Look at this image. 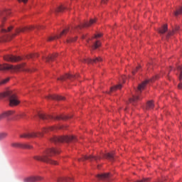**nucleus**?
<instances>
[{
	"mask_svg": "<svg viewBox=\"0 0 182 182\" xmlns=\"http://www.w3.org/2000/svg\"><path fill=\"white\" fill-rule=\"evenodd\" d=\"M59 153H60L59 149L50 148L45 151L42 155L34 156L33 159L38 161H43V163H47L48 164H53L54 166H57L58 162L52 160L50 157H52V156H55V154H59Z\"/></svg>",
	"mask_w": 182,
	"mask_h": 182,
	"instance_id": "1",
	"label": "nucleus"
},
{
	"mask_svg": "<svg viewBox=\"0 0 182 182\" xmlns=\"http://www.w3.org/2000/svg\"><path fill=\"white\" fill-rule=\"evenodd\" d=\"M0 70H11V72H31V70L25 67V63L18 65H13L8 63L0 64Z\"/></svg>",
	"mask_w": 182,
	"mask_h": 182,
	"instance_id": "2",
	"label": "nucleus"
},
{
	"mask_svg": "<svg viewBox=\"0 0 182 182\" xmlns=\"http://www.w3.org/2000/svg\"><path fill=\"white\" fill-rule=\"evenodd\" d=\"M1 97H8L9 100V105L11 107L14 106H18L21 103V101L18 100V96H16V93L14 91H6L1 94Z\"/></svg>",
	"mask_w": 182,
	"mask_h": 182,
	"instance_id": "3",
	"label": "nucleus"
},
{
	"mask_svg": "<svg viewBox=\"0 0 182 182\" xmlns=\"http://www.w3.org/2000/svg\"><path fill=\"white\" fill-rule=\"evenodd\" d=\"M50 141L53 143H63V141H65V143H70V141H75L76 138H75L73 136H60L51 138Z\"/></svg>",
	"mask_w": 182,
	"mask_h": 182,
	"instance_id": "4",
	"label": "nucleus"
},
{
	"mask_svg": "<svg viewBox=\"0 0 182 182\" xmlns=\"http://www.w3.org/2000/svg\"><path fill=\"white\" fill-rule=\"evenodd\" d=\"M149 82H150V80H145L138 85V88L136 90V95H134L132 98L129 99L130 103H133L134 102H137V100H140L139 93H141V90H144V88L146 87V86H147Z\"/></svg>",
	"mask_w": 182,
	"mask_h": 182,
	"instance_id": "5",
	"label": "nucleus"
},
{
	"mask_svg": "<svg viewBox=\"0 0 182 182\" xmlns=\"http://www.w3.org/2000/svg\"><path fill=\"white\" fill-rule=\"evenodd\" d=\"M38 116L40 119H42L43 120H49V119H54L55 120H66L72 117L65 116V115L53 117L52 115H46L45 114H39Z\"/></svg>",
	"mask_w": 182,
	"mask_h": 182,
	"instance_id": "6",
	"label": "nucleus"
},
{
	"mask_svg": "<svg viewBox=\"0 0 182 182\" xmlns=\"http://www.w3.org/2000/svg\"><path fill=\"white\" fill-rule=\"evenodd\" d=\"M33 26H30L28 27L18 28L16 30V33H13L11 36H9L7 37V41H11L14 36H16V35L23 33V32H29V31H32L33 29Z\"/></svg>",
	"mask_w": 182,
	"mask_h": 182,
	"instance_id": "7",
	"label": "nucleus"
},
{
	"mask_svg": "<svg viewBox=\"0 0 182 182\" xmlns=\"http://www.w3.org/2000/svg\"><path fill=\"white\" fill-rule=\"evenodd\" d=\"M43 133L42 132H31V133H23L20 134L21 139H31L32 137H43Z\"/></svg>",
	"mask_w": 182,
	"mask_h": 182,
	"instance_id": "8",
	"label": "nucleus"
},
{
	"mask_svg": "<svg viewBox=\"0 0 182 182\" xmlns=\"http://www.w3.org/2000/svg\"><path fill=\"white\" fill-rule=\"evenodd\" d=\"M4 59L6 62H19V60H22V58L13 55H6L4 57Z\"/></svg>",
	"mask_w": 182,
	"mask_h": 182,
	"instance_id": "9",
	"label": "nucleus"
},
{
	"mask_svg": "<svg viewBox=\"0 0 182 182\" xmlns=\"http://www.w3.org/2000/svg\"><path fill=\"white\" fill-rule=\"evenodd\" d=\"M102 157L95 156L92 155L84 156L82 159H78L79 161H85V160H89V161H99Z\"/></svg>",
	"mask_w": 182,
	"mask_h": 182,
	"instance_id": "10",
	"label": "nucleus"
},
{
	"mask_svg": "<svg viewBox=\"0 0 182 182\" xmlns=\"http://www.w3.org/2000/svg\"><path fill=\"white\" fill-rule=\"evenodd\" d=\"M43 180V177L42 176H29L26 178H24V182H36V181H42Z\"/></svg>",
	"mask_w": 182,
	"mask_h": 182,
	"instance_id": "11",
	"label": "nucleus"
},
{
	"mask_svg": "<svg viewBox=\"0 0 182 182\" xmlns=\"http://www.w3.org/2000/svg\"><path fill=\"white\" fill-rule=\"evenodd\" d=\"M102 60H103L102 58L97 57L94 59H92V58L84 59L83 62H85V63H88V65H93V63H98V62H102Z\"/></svg>",
	"mask_w": 182,
	"mask_h": 182,
	"instance_id": "12",
	"label": "nucleus"
},
{
	"mask_svg": "<svg viewBox=\"0 0 182 182\" xmlns=\"http://www.w3.org/2000/svg\"><path fill=\"white\" fill-rule=\"evenodd\" d=\"M69 32V28H65L58 36H51L48 38V41L50 42L51 41H54V39H59V38H62V36H65L66 33Z\"/></svg>",
	"mask_w": 182,
	"mask_h": 182,
	"instance_id": "13",
	"label": "nucleus"
},
{
	"mask_svg": "<svg viewBox=\"0 0 182 182\" xmlns=\"http://www.w3.org/2000/svg\"><path fill=\"white\" fill-rule=\"evenodd\" d=\"M97 177L99 180H104V181H109V180H110V173L97 174Z\"/></svg>",
	"mask_w": 182,
	"mask_h": 182,
	"instance_id": "14",
	"label": "nucleus"
},
{
	"mask_svg": "<svg viewBox=\"0 0 182 182\" xmlns=\"http://www.w3.org/2000/svg\"><path fill=\"white\" fill-rule=\"evenodd\" d=\"M15 114V111H7L5 112H3L2 114H0V121L2 120V119H5V117H9V116H12V114Z\"/></svg>",
	"mask_w": 182,
	"mask_h": 182,
	"instance_id": "15",
	"label": "nucleus"
},
{
	"mask_svg": "<svg viewBox=\"0 0 182 182\" xmlns=\"http://www.w3.org/2000/svg\"><path fill=\"white\" fill-rule=\"evenodd\" d=\"M11 15V10H7L6 11L1 12L0 11V16L1 18V22L4 23V21L6 19V16Z\"/></svg>",
	"mask_w": 182,
	"mask_h": 182,
	"instance_id": "16",
	"label": "nucleus"
},
{
	"mask_svg": "<svg viewBox=\"0 0 182 182\" xmlns=\"http://www.w3.org/2000/svg\"><path fill=\"white\" fill-rule=\"evenodd\" d=\"M96 23V19H91L90 22L84 23L81 26H78L77 28H86L87 26H92L93 23Z\"/></svg>",
	"mask_w": 182,
	"mask_h": 182,
	"instance_id": "17",
	"label": "nucleus"
},
{
	"mask_svg": "<svg viewBox=\"0 0 182 182\" xmlns=\"http://www.w3.org/2000/svg\"><path fill=\"white\" fill-rule=\"evenodd\" d=\"M177 70H178V72L180 73L179 80L181 82V83L178 84V89H181L182 88V65H178L177 68Z\"/></svg>",
	"mask_w": 182,
	"mask_h": 182,
	"instance_id": "18",
	"label": "nucleus"
},
{
	"mask_svg": "<svg viewBox=\"0 0 182 182\" xmlns=\"http://www.w3.org/2000/svg\"><path fill=\"white\" fill-rule=\"evenodd\" d=\"M47 99H52V100H64L65 97L58 95H49L47 97Z\"/></svg>",
	"mask_w": 182,
	"mask_h": 182,
	"instance_id": "19",
	"label": "nucleus"
},
{
	"mask_svg": "<svg viewBox=\"0 0 182 182\" xmlns=\"http://www.w3.org/2000/svg\"><path fill=\"white\" fill-rule=\"evenodd\" d=\"M103 157L105 159H107L108 160H110L111 161H113L114 160V155H113V153H107L103 154Z\"/></svg>",
	"mask_w": 182,
	"mask_h": 182,
	"instance_id": "20",
	"label": "nucleus"
},
{
	"mask_svg": "<svg viewBox=\"0 0 182 182\" xmlns=\"http://www.w3.org/2000/svg\"><path fill=\"white\" fill-rule=\"evenodd\" d=\"M72 77H75V76L69 74H65V75L61 76L58 78V80H66V79H72Z\"/></svg>",
	"mask_w": 182,
	"mask_h": 182,
	"instance_id": "21",
	"label": "nucleus"
},
{
	"mask_svg": "<svg viewBox=\"0 0 182 182\" xmlns=\"http://www.w3.org/2000/svg\"><path fill=\"white\" fill-rule=\"evenodd\" d=\"M168 31L167 24L164 25L161 28L159 29V33L163 35Z\"/></svg>",
	"mask_w": 182,
	"mask_h": 182,
	"instance_id": "22",
	"label": "nucleus"
},
{
	"mask_svg": "<svg viewBox=\"0 0 182 182\" xmlns=\"http://www.w3.org/2000/svg\"><path fill=\"white\" fill-rule=\"evenodd\" d=\"M1 32H2L3 33H6L8 32H11V31H12V29H14L13 26H9L8 27L7 30L4 28L3 26H1Z\"/></svg>",
	"mask_w": 182,
	"mask_h": 182,
	"instance_id": "23",
	"label": "nucleus"
},
{
	"mask_svg": "<svg viewBox=\"0 0 182 182\" xmlns=\"http://www.w3.org/2000/svg\"><path fill=\"white\" fill-rule=\"evenodd\" d=\"M57 182H70V178L58 177L57 178Z\"/></svg>",
	"mask_w": 182,
	"mask_h": 182,
	"instance_id": "24",
	"label": "nucleus"
},
{
	"mask_svg": "<svg viewBox=\"0 0 182 182\" xmlns=\"http://www.w3.org/2000/svg\"><path fill=\"white\" fill-rule=\"evenodd\" d=\"M154 107V104L153 101H149L146 104V110H151Z\"/></svg>",
	"mask_w": 182,
	"mask_h": 182,
	"instance_id": "25",
	"label": "nucleus"
},
{
	"mask_svg": "<svg viewBox=\"0 0 182 182\" xmlns=\"http://www.w3.org/2000/svg\"><path fill=\"white\" fill-rule=\"evenodd\" d=\"M57 56V54H54L48 57H46V58H44V60H46V62H50V60H53V59H55V58H56Z\"/></svg>",
	"mask_w": 182,
	"mask_h": 182,
	"instance_id": "26",
	"label": "nucleus"
},
{
	"mask_svg": "<svg viewBox=\"0 0 182 182\" xmlns=\"http://www.w3.org/2000/svg\"><path fill=\"white\" fill-rule=\"evenodd\" d=\"M178 29H180V26H176L175 29L173 31H170L168 33V35L166 36V38H170V36H172V35H174V31H178Z\"/></svg>",
	"mask_w": 182,
	"mask_h": 182,
	"instance_id": "27",
	"label": "nucleus"
},
{
	"mask_svg": "<svg viewBox=\"0 0 182 182\" xmlns=\"http://www.w3.org/2000/svg\"><path fill=\"white\" fill-rule=\"evenodd\" d=\"M120 89H122V85L121 84H119L118 85H116V86H114V87H112L110 88V92H116V90H119Z\"/></svg>",
	"mask_w": 182,
	"mask_h": 182,
	"instance_id": "28",
	"label": "nucleus"
},
{
	"mask_svg": "<svg viewBox=\"0 0 182 182\" xmlns=\"http://www.w3.org/2000/svg\"><path fill=\"white\" fill-rule=\"evenodd\" d=\"M8 137V133L6 132H1L0 133V141H2V140H5Z\"/></svg>",
	"mask_w": 182,
	"mask_h": 182,
	"instance_id": "29",
	"label": "nucleus"
},
{
	"mask_svg": "<svg viewBox=\"0 0 182 182\" xmlns=\"http://www.w3.org/2000/svg\"><path fill=\"white\" fill-rule=\"evenodd\" d=\"M182 14V7H180L176 10L174 12V16H178V15H181Z\"/></svg>",
	"mask_w": 182,
	"mask_h": 182,
	"instance_id": "30",
	"label": "nucleus"
},
{
	"mask_svg": "<svg viewBox=\"0 0 182 182\" xmlns=\"http://www.w3.org/2000/svg\"><path fill=\"white\" fill-rule=\"evenodd\" d=\"M55 129H56V127H49V128H44L43 129V133H48V132L50 131V132H53V130H55Z\"/></svg>",
	"mask_w": 182,
	"mask_h": 182,
	"instance_id": "31",
	"label": "nucleus"
},
{
	"mask_svg": "<svg viewBox=\"0 0 182 182\" xmlns=\"http://www.w3.org/2000/svg\"><path fill=\"white\" fill-rule=\"evenodd\" d=\"M99 46H100V43L99 41H96L95 43L93 46H92L91 48L92 50H95V49H97Z\"/></svg>",
	"mask_w": 182,
	"mask_h": 182,
	"instance_id": "32",
	"label": "nucleus"
},
{
	"mask_svg": "<svg viewBox=\"0 0 182 182\" xmlns=\"http://www.w3.org/2000/svg\"><path fill=\"white\" fill-rule=\"evenodd\" d=\"M11 146L22 149V144L21 143H12Z\"/></svg>",
	"mask_w": 182,
	"mask_h": 182,
	"instance_id": "33",
	"label": "nucleus"
},
{
	"mask_svg": "<svg viewBox=\"0 0 182 182\" xmlns=\"http://www.w3.org/2000/svg\"><path fill=\"white\" fill-rule=\"evenodd\" d=\"M21 149H32V146L27 144H22Z\"/></svg>",
	"mask_w": 182,
	"mask_h": 182,
	"instance_id": "34",
	"label": "nucleus"
},
{
	"mask_svg": "<svg viewBox=\"0 0 182 182\" xmlns=\"http://www.w3.org/2000/svg\"><path fill=\"white\" fill-rule=\"evenodd\" d=\"M65 9V7L63 6H60L55 12H62Z\"/></svg>",
	"mask_w": 182,
	"mask_h": 182,
	"instance_id": "35",
	"label": "nucleus"
},
{
	"mask_svg": "<svg viewBox=\"0 0 182 182\" xmlns=\"http://www.w3.org/2000/svg\"><path fill=\"white\" fill-rule=\"evenodd\" d=\"M9 82V77H7L1 80V82H0V85H6V83H8Z\"/></svg>",
	"mask_w": 182,
	"mask_h": 182,
	"instance_id": "36",
	"label": "nucleus"
},
{
	"mask_svg": "<svg viewBox=\"0 0 182 182\" xmlns=\"http://www.w3.org/2000/svg\"><path fill=\"white\" fill-rule=\"evenodd\" d=\"M25 116H26V114L23 112H22L21 114H17L16 117H21V119H23V117H25Z\"/></svg>",
	"mask_w": 182,
	"mask_h": 182,
	"instance_id": "37",
	"label": "nucleus"
},
{
	"mask_svg": "<svg viewBox=\"0 0 182 182\" xmlns=\"http://www.w3.org/2000/svg\"><path fill=\"white\" fill-rule=\"evenodd\" d=\"M76 39H77L76 37L74 38H70V39L67 40V43H70V42H75Z\"/></svg>",
	"mask_w": 182,
	"mask_h": 182,
	"instance_id": "38",
	"label": "nucleus"
},
{
	"mask_svg": "<svg viewBox=\"0 0 182 182\" xmlns=\"http://www.w3.org/2000/svg\"><path fill=\"white\" fill-rule=\"evenodd\" d=\"M35 56L38 57V55H33V54H31L27 56V59H33V58H35Z\"/></svg>",
	"mask_w": 182,
	"mask_h": 182,
	"instance_id": "39",
	"label": "nucleus"
},
{
	"mask_svg": "<svg viewBox=\"0 0 182 182\" xmlns=\"http://www.w3.org/2000/svg\"><path fill=\"white\" fill-rule=\"evenodd\" d=\"M149 181V178H143L141 180H138L136 182H147Z\"/></svg>",
	"mask_w": 182,
	"mask_h": 182,
	"instance_id": "40",
	"label": "nucleus"
},
{
	"mask_svg": "<svg viewBox=\"0 0 182 182\" xmlns=\"http://www.w3.org/2000/svg\"><path fill=\"white\" fill-rule=\"evenodd\" d=\"M139 69H140V66L136 67V70H134L132 71V75H135L136 72H137V70H139Z\"/></svg>",
	"mask_w": 182,
	"mask_h": 182,
	"instance_id": "41",
	"label": "nucleus"
},
{
	"mask_svg": "<svg viewBox=\"0 0 182 182\" xmlns=\"http://www.w3.org/2000/svg\"><path fill=\"white\" fill-rule=\"evenodd\" d=\"M101 36H102V33H99V34H97V35H95V38L96 39H97V38H101Z\"/></svg>",
	"mask_w": 182,
	"mask_h": 182,
	"instance_id": "42",
	"label": "nucleus"
},
{
	"mask_svg": "<svg viewBox=\"0 0 182 182\" xmlns=\"http://www.w3.org/2000/svg\"><path fill=\"white\" fill-rule=\"evenodd\" d=\"M18 2H23V4H26L28 2V0H18Z\"/></svg>",
	"mask_w": 182,
	"mask_h": 182,
	"instance_id": "43",
	"label": "nucleus"
},
{
	"mask_svg": "<svg viewBox=\"0 0 182 182\" xmlns=\"http://www.w3.org/2000/svg\"><path fill=\"white\" fill-rule=\"evenodd\" d=\"M4 41H6V38H0V42H4Z\"/></svg>",
	"mask_w": 182,
	"mask_h": 182,
	"instance_id": "44",
	"label": "nucleus"
},
{
	"mask_svg": "<svg viewBox=\"0 0 182 182\" xmlns=\"http://www.w3.org/2000/svg\"><path fill=\"white\" fill-rule=\"evenodd\" d=\"M107 0H102V4H106Z\"/></svg>",
	"mask_w": 182,
	"mask_h": 182,
	"instance_id": "45",
	"label": "nucleus"
},
{
	"mask_svg": "<svg viewBox=\"0 0 182 182\" xmlns=\"http://www.w3.org/2000/svg\"><path fill=\"white\" fill-rule=\"evenodd\" d=\"M37 29H39V27H37Z\"/></svg>",
	"mask_w": 182,
	"mask_h": 182,
	"instance_id": "46",
	"label": "nucleus"
},
{
	"mask_svg": "<svg viewBox=\"0 0 182 182\" xmlns=\"http://www.w3.org/2000/svg\"><path fill=\"white\" fill-rule=\"evenodd\" d=\"M60 129H62V127H60Z\"/></svg>",
	"mask_w": 182,
	"mask_h": 182,
	"instance_id": "47",
	"label": "nucleus"
}]
</instances>
